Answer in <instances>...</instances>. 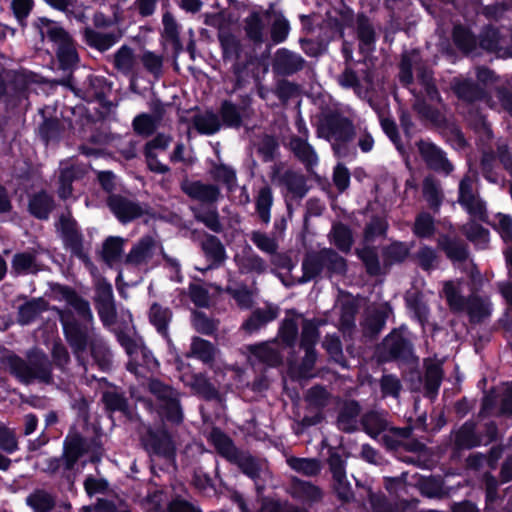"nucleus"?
I'll return each mask as SVG.
<instances>
[{
    "label": "nucleus",
    "instance_id": "1",
    "mask_svg": "<svg viewBox=\"0 0 512 512\" xmlns=\"http://www.w3.org/2000/svg\"><path fill=\"white\" fill-rule=\"evenodd\" d=\"M6 361L11 373L22 382L28 383L35 379L48 381L50 379L51 365L47 356L42 352H31L28 362L17 356H9Z\"/></svg>",
    "mask_w": 512,
    "mask_h": 512
},
{
    "label": "nucleus",
    "instance_id": "2",
    "mask_svg": "<svg viewBox=\"0 0 512 512\" xmlns=\"http://www.w3.org/2000/svg\"><path fill=\"white\" fill-rule=\"evenodd\" d=\"M42 38H47L57 47V55L63 66H71L78 60L71 37L56 22L41 18L37 24Z\"/></svg>",
    "mask_w": 512,
    "mask_h": 512
},
{
    "label": "nucleus",
    "instance_id": "3",
    "mask_svg": "<svg viewBox=\"0 0 512 512\" xmlns=\"http://www.w3.org/2000/svg\"><path fill=\"white\" fill-rule=\"evenodd\" d=\"M459 203L476 218L483 219L485 215L484 203L475 191V176L467 174L459 184Z\"/></svg>",
    "mask_w": 512,
    "mask_h": 512
},
{
    "label": "nucleus",
    "instance_id": "4",
    "mask_svg": "<svg viewBox=\"0 0 512 512\" xmlns=\"http://www.w3.org/2000/svg\"><path fill=\"white\" fill-rule=\"evenodd\" d=\"M108 205L115 216L124 223L140 217L143 213L142 208L137 203L117 195L109 197Z\"/></svg>",
    "mask_w": 512,
    "mask_h": 512
},
{
    "label": "nucleus",
    "instance_id": "5",
    "mask_svg": "<svg viewBox=\"0 0 512 512\" xmlns=\"http://www.w3.org/2000/svg\"><path fill=\"white\" fill-rule=\"evenodd\" d=\"M419 152L429 167L448 174L452 171V165L447 161L442 152L433 144L425 141L418 143Z\"/></svg>",
    "mask_w": 512,
    "mask_h": 512
},
{
    "label": "nucleus",
    "instance_id": "6",
    "mask_svg": "<svg viewBox=\"0 0 512 512\" xmlns=\"http://www.w3.org/2000/svg\"><path fill=\"white\" fill-rule=\"evenodd\" d=\"M182 190L189 197L201 202H215L220 196L217 186L200 181H185L182 183Z\"/></svg>",
    "mask_w": 512,
    "mask_h": 512
},
{
    "label": "nucleus",
    "instance_id": "7",
    "mask_svg": "<svg viewBox=\"0 0 512 512\" xmlns=\"http://www.w3.org/2000/svg\"><path fill=\"white\" fill-rule=\"evenodd\" d=\"M149 389L159 399L166 401V405L170 410V414L168 415L169 419L179 422L181 419V413L174 390L157 380H152L150 382Z\"/></svg>",
    "mask_w": 512,
    "mask_h": 512
},
{
    "label": "nucleus",
    "instance_id": "8",
    "mask_svg": "<svg viewBox=\"0 0 512 512\" xmlns=\"http://www.w3.org/2000/svg\"><path fill=\"white\" fill-rule=\"evenodd\" d=\"M250 352L249 362L252 365L256 363H265L269 366H274L280 363L281 357L275 348L274 343H263L254 346H248Z\"/></svg>",
    "mask_w": 512,
    "mask_h": 512
},
{
    "label": "nucleus",
    "instance_id": "9",
    "mask_svg": "<svg viewBox=\"0 0 512 512\" xmlns=\"http://www.w3.org/2000/svg\"><path fill=\"white\" fill-rule=\"evenodd\" d=\"M156 247L155 240L146 236L143 237L129 252L126 257V262L133 265H140L146 263L153 256Z\"/></svg>",
    "mask_w": 512,
    "mask_h": 512
},
{
    "label": "nucleus",
    "instance_id": "10",
    "mask_svg": "<svg viewBox=\"0 0 512 512\" xmlns=\"http://www.w3.org/2000/svg\"><path fill=\"white\" fill-rule=\"evenodd\" d=\"M114 66L125 75H135L138 71V59L130 47L122 46L114 55Z\"/></svg>",
    "mask_w": 512,
    "mask_h": 512
},
{
    "label": "nucleus",
    "instance_id": "11",
    "mask_svg": "<svg viewBox=\"0 0 512 512\" xmlns=\"http://www.w3.org/2000/svg\"><path fill=\"white\" fill-rule=\"evenodd\" d=\"M329 466L333 475V479L336 482V489L338 490L341 497L347 498L349 489L348 483L346 481L344 461L339 455L333 454L329 458Z\"/></svg>",
    "mask_w": 512,
    "mask_h": 512
},
{
    "label": "nucleus",
    "instance_id": "12",
    "mask_svg": "<svg viewBox=\"0 0 512 512\" xmlns=\"http://www.w3.org/2000/svg\"><path fill=\"white\" fill-rule=\"evenodd\" d=\"M288 466L297 473L307 477H313L320 473L321 463L315 458L288 457Z\"/></svg>",
    "mask_w": 512,
    "mask_h": 512
},
{
    "label": "nucleus",
    "instance_id": "13",
    "mask_svg": "<svg viewBox=\"0 0 512 512\" xmlns=\"http://www.w3.org/2000/svg\"><path fill=\"white\" fill-rule=\"evenodd\" d=\"M255 205L260 219L266 224L269 223L270 210L273 205V194L269 186L266 185L259 189L255 197Z\"/></svg>",
    "mask_w": 512,
    "mask_h": 512
},
{
    "label": "nucleus",
    "instance_id": "14",
    "mask_svg": "<svg viewBox=\"0 0 512 512\" xmlns=\"http://www.w3.org/2000/svg\"><path fill=\"white\" fill-rule=\"evenodd\" d=\"M232 462L236 463L244 474L253 479L259 477L261 473L266 470V464L264 462L241 453H239Z\"/></svg>",
    "mask_w": 512,
    "mask_h": 512
},
{
    "label": "nucleus",
    "instance_id": "15",
    "mask_svg": "<svg viewBox=\"0 0 512 512\" xmlns=\"http://www.w3.org/2000/svg\"><path fill=\"white\" fill-rule=\"evenodd\" d=\"M26 503L34 512H50L55 500L48 492L36 490L27 497Z\"/></svg>",
    "mask_w": 512,
    "mask_h": 512
},
{
    "label": "nucleus",
    "instance_id": "16",
    "mask_svg": "<svg viewBox=\"0 0 512 512\" xmlns=\"http://www.w3.org/2000/svg\"><path fill=\"white\" fill-rule=\"evenodd\" d=\"M210 439L218 452L225 457L227 460L232 462L236 459L239 452L234 447L231 440L219 430H213L210 435Z\"/></svg>",
    "mask_w": 512,
    "mask_h": 512
},
{
    "label": "nucleus",
    "instance_id": "17",
    "mask_svg": "<svg viewBox=\"0 0 512 512\" xmlns=\"http://www.w3.org/2000/svg\"><path fill=\"white\" fill-rule=\"evenodd\" d=\"M384 346L390 355L394 358H405L411 353L409 343L397 333L386 337Z\"/></svg>",
    "mask_w": 512,
    "mask_h": 512
},
{
    "label": "nucleus",
    "instance_id": "18",
    "mask_svg": "<svg viewBox=\"0 0 512 512\" xmlns=\"http://www.w3.org/2000/svg\"><path fill=\"white\" fill-rule=\"evenodd\" d=\"M330 241L340 251L349 252L353 244L350 230L343 224H335L329 234Z\"/></svg>",
    "mask_w": 512,
    "mask_h": 512
},
{
    "label": "nucleus",
    "instance_id": "19",
    "mask_svg": "<svg viewBox=\"0 0 512 512\" xmlns=\"http://www.w3.org/2000/svg\"><path fill=\"white\" fill-rule=\"evenodd\" d=\"M193 123L198 132L202 134H214L220 128L217 115L209 111L196 115Z\"/></svg>",
    "mask_w": 512,
    "mask_h": 512
},
{
    "label": "nucleus",
    "instance_id": "20",
    "mask_svg": "<svg viewBox=\"0 0 512 512\" xmlns=\"http://www.w3.org/2000/svg\"><path fill=\"white\" fill-rule=\"evenodd\" d=\"M277 65L286 73H291L302 68L303 59L286 49H280L276 54Z\"/></svg>",
    "mask_w": 512,
    "mask_h": 512
},
{
    "label": "nucleus",
    "instance_id": "21",
    "mask_svg": "<svg viewBox=\"0 0 512 512\" xmlns=\"http://www.w3.org/2000/svg\"><path fill=\"white\" fill-rule=\"evenodd\" d=\"M52 208L53 200L44 192L36 194L29 203L31 213L38 218H47Z\"/></svg>",
    "mask_w": 512,
    "mask_h": 512
},
{
    "label": "nucleus",
    "instance_id": "22",
    "mask_svg": "<svg viewBox=\"0 0 512 512\" xmlns=\"http://www.w3.org/2000/svg\"><path fill=\"white\" fill-rule=\"evenodd\" d=\"M215 348L213 345L201 338H194L191 343L190 355L205 363H210L215 357Z\"/></svg>",
    "mask_w": 512,
    "mask_h": 512
},
{
    "label": "nucleus",
    "instance_id": "23",
    "mask_svg": "<svg viewBox=\"0 0 512 512\" xmlns=\"http://www.w3.org/2000/svg\"><path fill=\"white\" fill-rule=\"evenodd\" d=\"M290 146L293 152L308 166L317 163V156L311 146L300 138H293L290 141Z\"/></svg>",
    "mask_w": 512,
    "mask_h": 512
},
{
    "label": "nucleus",
    "instance_id": "24",
    "mask_svg": "<svg viewBox=\"0 0 512 512\" xmlns=\"http://www.w3.org/2000/svg\"><path fill=\"white\" fill-rule=\"evenodd\" d=\"M84 453V441L79 436H72L65 445L64 458L67 468H71Z\"/></svg>",
    "mask_w": 512,
    "mask_h": 512
},
{
    "label": "nucleus",
    "instance_id": "25",
    "mask_svg": "<svg viewBox=\"0 0 512 512\" xmlns=\"http://www.w3.org/2000/svg\"><path fill=\"white\" fill-rule=\"evenodd\" d=\"M293 490L297 497L308 502L318 501L322 497L320 488L310 482L297 481L294 483Z\"/></svg>",
    "mask_w": 512,
    "mask_h": 512
},
{
    "label": "nucleus",
    "instance_id": "26",
    "mask_svg": "<svg viewBox=\"0 0 512 512\" xmlns=\"http://www.w3.org/2000/svg\"><path fill=\"white\" fill-rule=\"evenodd\" d=\"M159 118L149 114H140L133 120V128L135 132L142 136L151 135L158 127Z\"/></svg>",
    "mask_w": 512,
    "mask_h": 512
},
{
    "label": "nucleus",
    "instance_id": "27",
    "mask_svg": "<svg viewBox=\"0 0 512 512\" xmlns=\"http://www.w3.org/2000/svg\"><path fill=\"white\" fill-rule=\"evenodd\" d=\"M123 239L119 237L108 238L103 245V258L109 264L116 262L123 252Z\"/></svg>",
    "mask_w": 512,
    "mask_h": 512
},
{
    "label": "nucleus",
    "instance_id": "28",
    "mask_svg": "<svg viewBox=\"0 0 512 512\" xmlns=\"http://www.w3.org/2000/svg\"><path fill=\"white\" fill-rule=\"evenodd\" d=\"M46 309V303L39 299L25 303L19 310V321L22 324L31 322L40 312Z\"/></svg>",
    "mask_w": 512,
    "mask_h": 512
},
{
    "label": "nucleus",
    "instance_id": "29",
    "mask_svg": "<svg viewBox=\"0 0 512 512\" xmlns=\"http://www.w3.org/2000/svg\"><path fill=\"white\" fill-rule=\"evenodd\" d=\"M170 311L158 304H153L150 308V320L156 326L157 330L166 334L167 324L170 320Z\"/></svg>",
    "mask_w": 512,
    "mask_h": 512
},
{
    "label": "nucleus",
    "instance_id": "30",
    "mask_svg": "<svg viewBox=\"0 0 512 512\" xmlns=\"http://www.w3.org/2000/svg\"><path fill=\"white\" fill-rule=\"evenodd\" d=\"M61 320L67 340L70 343V345L74 347L77 351L84 349V335L79 331V329L76 326L69 324L63 315L61 316Z\"/></svg>",
    "mask_w": 512,
    "mask_h": 512
},
{
    "label": "nucleus",
    "instance_id": "31",
    "mask_svg": "<svg viewBox=\"0 0 512 512\" xmlns=\"http://www.w3.org/2000/svg\"><path fill=\"white\" fill-rule=\"evenodd\" d=\"M466 236L481 248L489 241V233L486 229L475 223H469L464 227Z\"/></svg>",
    "mask_w": 512,
    "mask_h": 512
},
{
    "label": "nucleus",
    "instance_id": "32",
    "mask_svg": "<svg viewBox=\"0 0 512 512\" xmlns=\"http://www.w3.org/2000/svg\"><path fill=\"white\" fill-rule=\"evenodd\" d=\"M140 59L143 66L148 72H150L156 77L161 75L163 67L162 56L155 54L151 51H145Z\"/></svg>",
    "mask_w": 512,
    "mask_h": 512
},
{
    "label": "nucleus",
    "instance_id": "33",
    "mask_svg": "<svg viewBox=\"0 0 512 512\" xmlns=\"http://www.w3.org/2000/svg\"><path fill=\"white\" fill-rule=\"evenodd\" d=\"M426 388L429 392H436L442 379V370L440 364L431 363L426 367Z\"/></svg>",
    "mask_w": 512,
    "mask_h": 512
},
{
    "label": "nucleus",
    "instance_id": "34",
    "mask_svg": "<svg viewBox=\"0 0 512 512\" xmlns=\"http://www.w3.org/2000/svg\"><path fill=\"white\" fill-rule=\"evenodd\" d=\"M323 265L335 272H342L345 269V260L331 249H324L320 252Z\"/></svg>",
    "mask_w": 512,
    "mask_h": 512
},
{
    "label": "nucleus",
    "instance_id": "35",
    "mask_svg": "<svg viewBox=\"0 0 512 512\" xmlns=\"http://www.w3.org/2000/svg\"><path fill=\"white\" fill-rule=\"evenodd\" d=\"M358 256L364 262L368 273L376 275L380 271L377 253L374 249L366 247L357 251Z\"/></svg>",
    "mask_w": 512,
    "mask_h": 512
},
{
    "label": "nucleus",
    "instance_id": "36",
    "mask_svg": "<svg viewBox=\"0 0 512 512\" xmlns=\"http://www.w3.org/2000/svg\"><path fill=\"white\" fill-rule=\"evenodd\" d=\"M453 38L456 45L462 50L469 52L475 45L471 33L462 26H456L453 31Z\"/></svg>",
    "mask_w": 512,
    "mask_h": 512
},
{
    "label": "nucleus",
    "instance_id": "37",
    "mask_svg": "<svg viewBox=\"0 0 512 512\" xmlns=\"http://www.w3.org/2000/svg\"><path fill=\"white\" fill-rule=\"evenodd\" d=\"M434 224L432 217L427 213L418 215L414 225V233L419 237H429L433 234Z\"/></svg>",
    "mask_w": 512,
    "mask_h": 512
},
{
    "label": "nucleus",
    "instance_id": "38",
    "mask_svg": "<svg viewBox=\"0 0 512 512\" xmlns=\"http://www.w3.org/2000/svg\"><path fill=\"white\" fill-rule=\"evenodd\" d=\"M245 29L249 38L254 41L261 40L264 26L258 13H252L249 17H247Z\"/></svg>",
    "mask_w": 512,
    "mask_h": 512
},
{
    "label": "nucleus",
    "instance_id": "39",
    "mask_svg": "<svg viewBox=\"0 0 512 512\" xmlns=\"http://www.w3.org/2000/svg\"><path fill=\"white\" fill-rule=\"evenodd\" d=\"M423 194L431 206H437L441 200V192L438 183L427 177L423 182Z\"/></svg>",
    "mask_w": 512,
    "mask_h": 512
},
{
    "label": "nucleus",
    "instance_id": "40",
    "mask_svg": "<svg viewBox=\"0 0 512 512\" xmlns=\"http://www.w3.org/2000/svg\"><path fill=\"white\" fill-rule=\"evenodd\" d=\"M75 172L73 167L63 168L60 174V187L58 194L61 198L66 199L72 194V180Z\"/></svg>",
    "mask_w": 512,
    "mask_h": 512
},
{
    "label": "nucleus",
    "instance_id": "41",
    "mask_svg": "<svg viewBox=\"0 0 512 512\" xmlns=\"http://www.w3.org/2000/svg\"><path fill=\"white\" fill-rule=\"evenodd\" d=\"M13 268L18 273L34 272L35 259L34 256L29 253H21L14 256Z\"/></svg>",
    "mask_w": 512,
    "mask_h": 512
},
{
    "label": "nucleus",
    "instance_id": "42",
    "mask_svg": "<svg viewBox=\"0 0 512 512\" xmlns=\"http://www.w3.org/2000/svg\"><path fill=\"white\" fill-rule=\"evenodd\" d=\"M252 242L262 251L272 254L277 250L275 239L261 232H254L251 237Z\"/></svg>",
    "mask_w": 512,
    "mask_h": 512
},
{
    "label": "nucleus",
    "instance_id": "43",
    "mask_svg": "<svg viewBox=\"0 0 512 512\" xmlns=\"http://www.w3.org/2000/svg\"><path fill=\"white\" fill-rule=\"evenodd\" d=\"M318 339V331L316 325L309 320H304L302 324V347H312Z\"/></svg>",
    "mask_w": 512,
    "mask_h": 512
},
{
    "label": "nucleus",
    "instance_id": "44",
    "mask_svg": "<svg viewBox=\"0 0 512 512\" xmlns=\"http://www.w3.org/2000/svg\"><path fill=\"white\" fill-rule=\"evenodd\" d=\"M323 267L320 253L316 256H310L303 262V277L305 280H310L318 275Z\"/></svg>",
    "mask_w": 512,
    "mask_h": 512
},
{
    "label": "nucleus",
    "instance_id": "45",
    "mask_svg": "<svg viewBox=\"0 0 512 512\" xmlns=\"http://www.w3.org/2000/svg\"><path fill=\"white\" fill-rule=\"evenodd\" d=\"M289 23L283 17H277L272 25L271 37L275 43L283 42L289 33Z\"/></svg>",
    "mask_w": 512,
    "mask_h": 512
},
{
    "label": "nucleus",
    "instance_id": "46",
    "mask_svg": "<svg viewBox=\"0 0 512 512\" xmlns=\"http://www.w3.org/2000/svg\"><path fill=\"white\" fill-rule=\"evenodd\" d=\"M17 448L18 443L14 432L7 427H0V449L12 453Z\"/></svg>",
    "mask_w": 512,
    "mask_h": 512
},
{
    "label": "nucleus",
    "instance_id": "47",
    "mask_svg": "<svg viewBox=\"0 0 512 512\" xmlns=\"http://www.w3.org/2000/svg\"><path fill=\"white\" fill-rule=\"evenodd\" d=\"M64 296L67 302L74 307L82 316L91 317L89 304L79 298L73 291L69 289L64 290Z\"/></svg>",
    "mask_w": 512,
    "mask_h": 512
},
{
    "label": "nucleus",
    "instance_id": "48",
    "mask_svg": "<svg viewBox=\"0 0 512 512\" xmlns=\"http://www.w3.org/2000/svg\"><path fill=\"white\" fill-rule=\"evenodd\" d=\"M409 253V249L402 243H393L385 251L387 260L390 263L403 261Z\"/></svg>",
    "mask_w": 512,
    "mask_h": 512
},
{
    "label": "nucleus",
    "instance_id": "49",
    "mask_svg": "<svg viewBox=\"0 0 512 512\" xmlns=\"http://www.w3.org/2000/svg\"><path fill=\"white\" fill-rule=\"evenodd\" d=\"M85 34L88 43L99 50H106L112 45L111 37L108 35L100 34L92 30H86Z\"/></svg>",
    "mask_w": 512,
    "mask_h": 512
},
{
    "label": "nucleus",
    "instance_id": "50",
    "mask_svg": "<svg viewBox=\"0 0 512 512\" xmlns=\"http://www.w3.org/2000/svg\"><path fill=\"white\" fill-rule=\"evenodd\" d=\"M443 292L451 308L455 310L463 309L464 300L458 295L457 289L452 282L445 283Z\"/></svg>",
    "mask_w": 512,
    "mask_h": 512
},
{
    "label": "nucleus",
    "instance_id": "51",
    "mask_svg": "<svg viewBox=\"0 0 512 512\" xmlns=\"http://www.w3.org/2000/svg\"><path fill=\"white\" fill-rule=\"evenodd\" d=\"M443 292L451 308L455 310L463 309L464 300L458 295L457 289L452 282L445 283Z\"/></svg>",
    "mask_w": 512,
    "mask_h": 512
},
{
    "label": "nucleus",
    "instance_id": "52",
    "mask_svg": "<svg viewBox=\"0 0 512 512\" xmlns=\"http://www.w3.org/2000/svg\"><path fill=\"white\" fill-rule=\"evenodd\" d=\"M221 116L224 123L228 126H238L240 124V115L237 108L229 102L223 103L221 107Z\"/></svg>",
    "mask_w": 512,
    "mask_h": 512
},
{
    "label": "nucleus",
    "instance_id": "53",
    "mask_svg": "<svg viewBox=\"0 0 512 512\" xmlns=\"http://www.w3.org/2000/svg\"><path fill=\"white\" fill-rule=\"evenodd\" d=\"M455 91L460 98L468 101H473L478 96V90L476 86L467 80L455 84Z\"/></svg>",
    "mask_w": 512,
    "mask_h": 512
},
{
    "label": "nucleus",
    "instance_id": "54",
    "mask_svg": "<svg viewBox=\"0 0 512 512\" xmlns=\"http://www.w3.org/2000/svg\"><path fill=\"white\" fill-rule=\"evenodd\" d=\"M496 226L504 241H512V219L504 214H498L495 218Z\"/></svg>",
    "mask_w": 512,
    "mask_h": 512
},
{
    "label": "nucleus",
    "instance_id": "55",
    "mask_svg": "<svg viewBox=\"0 0 512 512\" xmlns=\"http://www.w3.org/2000/svg\"><path fill=\"white\" fill-rule=\"evenodd\" d=\"M213 176L216 180L225 183L229 187H232L236 182V174L234 170L225 165L215 167Z\"/></svg>",
    "mask_w": 512,
    "mask_h": 512
},
{
    "label": "nucleus",
    "instance_id": "56",
    "mask_svg": "<svg viewBox=\"0 0 512 512\" xmlns=\"http://www.w3.org/2000/svg\"><path fill=\"white\" fill-rule=\"evenodd\" d=\"M122 345L124 346L127 354L131 357V359L135 362L138 360V355L141 354L143 356L146 355L145 348L141 341H137L131 338H123Z\"/></svg>",
    "mask_w": 512,
    "mask_h": 512
},
{
    "label": "nucleus",
    "instance_id": "57",
    "mask_svg": "<svg viewBox=\"0 0 512 512\" xmlns=\"http://www.w3.org/2000/svg\"><path fill=\"white\" fill-rule=\"evenodd\" d=\"M501 37L495 29H488L481 40V46L489 51H497L501 47Z\"/></svg>",
    "mask_w": 512,
    "mask_h": 512
},
{
    "label": "nucleus",
    "instance_id": "58",
    "mask_svg": "<svg viewBox=\"0 0 512 512\" xmlns=\"http://www.w3.org/2000/svg\"><path fill=\"white\" fill-rule=\"evenodd\" d=\"M401 389L400 381L392 376L385 375L381 379V390L384 395L397 397Z\"/></svg>",
    "mask_w": 512,
    "mask_h": 512
},
{
    "label": "nucleus",
    "instance_id": "59",
    "mask_svg": "<svg viewBox=\"0 0 512 512\" xmlns=\"http://www.w3.org/2000/svg\"><path fill=\"white\" fill-rule=\"evenodd\" d=\"M417 58L416 54L411 56L404 54L400 66V80L408 85L412 82V61Z\"/></svg>",
    "mask_w": 512,
    "mask_h": 512
},
{
    "label": "nucleus",
    "instance_id": "60",
    "mask_svg": "<svg viewBox=\"0 0 512 512\" xmlns=\"http://www.w3.org/2000/svg\"><path fill=\"white\" fill-rule=\"evenodd\" d=\"M297 332L298 326L296 322L292 319H287L281 327L280 336L285 343L290 345L295 341Z\"/></svg>",
    "mask_w": 512,
    "mask_h": 512
},
{
    "label": "nucleus",
    "instance_id": "61",
    "mask_svg": "<svg viewBox=\"0 0 512 512\" xmlns=\"http://www.w3.org/2000/svg\"><path fill=\"white\" fill-rule=\"evenodd\" d=\"M333 180L336 187L340 191H344L349 186L350 182V174L348 169L343 165H337L334 170Z\"/></svg>",
    "mask_w": 512,
    "mask_h": 512
},
{
    "label": "nucleus",
    "instance_id": "62",
    "mask_svg": "<svg viewBox=\"0 0 512 512\" xmlns=\"http://www.w3.org/2000/svg\"><path fill=\"white\" fill-rule=\"evenodd\" d=\"M439 244L445 250L447 256L451 259L462 260L466 257L465 249L460 245L446 242L444 240H440Z\"/></svg>",
    "mask_w": 512,
    "mask_h": 512
},
{
    "label": "nucleus",
    "instance_id": "63",
    "mask_svg": "<svg viewBox=\"0 0 512 512\" xmlns=\"http://www.w3.org/2000/svg\"><path fill=\"white\" fill-rule=\"evenodd\" d=\"M171 141V137L159 134L154 139L146 143L144 151L155 153V150H166Z\"/></svg>",
    "mask_w": 512,
    "mask_h": 512
},
{
    "label": "nucleus",
    "instance_id": "64",
    "mask_svg": "<svg viewBox=\"0 0 512 512\" xmlns=\"http://www.w3.org/2000/svg\"><path fill=\"white\" fill-rule=\"evenodd\" d=\"M103 398L106 406L112 411H123L126 408V402L119 394L108 392Z\"/></svg>",
    "mask_w": 512,
    "mask_h": 512
}]
</instances>
